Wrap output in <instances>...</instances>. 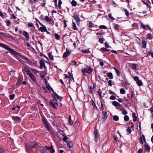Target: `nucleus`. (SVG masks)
Returning <instances> with one entry per match:
<instances>
[{
  "instance_id": "6e6552de",
  "label": "nucleus",
  "mask_w": 153,
  "mask_h": 153,
  "mask_svg": "<svg viewBox=\"0 0 153 153\" xmlns=\"http://www.w3.org/2000/svg\"><path fill=\"white\" fill-rule=\"evenodd\" d=\"M12 118L16 123H20L21 121V118L18 116H13Z\"/></svg>"
},
{
  "instance_id": "1a4fd4ad",
  "label": "nucleus",
  "mask_w": 153,
  "mask_h": 153,
  "mask_svg": "<svg viewBox=\"0 0 153 153\" xmlns=\"http://www.w3.org/2000/svg\"><path fill=\"white\" fill-rule=\"evenodd\" d=\"M71 54V52L68 50V48L66 49V51L65 52L63 55L62 58H66L69 56Z\"/></svg>"
},
{
  "instance_id": "dca6fc26",
  "label": "nucleus",
  "mask_w": 153,
  "mask_h": 153,
  "mask_svg": "<svg viewBox=\"0 0 153 153\" xmlns=\"http://www.w3.org/2000/svg\"><path fill=\"white\" fill-rule=\"evenodd\" d=\"M68 124L70 126H72L73 124L74 123L71 120V116L70 115L68 119Z\"/></svg>"
},
{
  "instance_id": "f3484780",
  "label": "nucleus",
  "mask_w": 153,
  "mask_h": 153,
  "mask_svg": "<svg viewBox=\"0 0 153 153\" xmlns=\"http://www.w3.org/2000/svg\"><path fill=\"white\" fill-rule=\"evenodd\" d=\"M22 71L25 74V73L29 75V69L26 67H25L22 69Z\"/></svg>"
},
{
  "instance_id": "c03bdc74",
  "label": "nucleus",
  "mask_w": 153,
  "mask_h": 153,
  "mask_svg": "<svg viewBox=\"0 0 153 153\" xmlns=\"http://www.w3.org/2000/svg\"><path fill=\"white\" fill-rule=\"evenodd\" d=\"M108 16L109 19H111L112 20H115V18H114L112 16V15L111 13H109L108 14Z\"/></svg>"
},
{
  "instance_id": "a19ab883",
  "label": "nucleus",
  "mask_w": 153,
  "mask_h": 153,
  "mask_svg": "<svg viewBox=\"0 0 153 153\" xmlns=\"http://www.w3.org/2000/svg\"><path fill=\"white\" fill-rule=\"evenodd\" d=\"M140 24L141 25L140 27H142L143 29H144L145 30H147V29H146V28L145 27L146 25H144L142 22H140Z\"/></svg>"
},
{
  "instance_id": "4be33fe9",
  "label": "nucleus",
  "mask_w": 153,
  "mask_h": 153,
  "mask_svg": "<svg viewBox=\"0 0 153 153\" xmlns=\"http://www.w3.org/2000/svg\"><path fill=\"white\" fill-rule=\"evenodd\" d=\"M23 34L25 36L27 39L28 40L29 39V34L26 31H24L23 33Z\"/></svg>"
},
{
  "instance_id": "79ce46f5",
  "label": "nucleus",
  "mask_w": 153,
  "mask_h": 153,
  "mask_svg": "<svg viewBox=\"0 0 153 153\" xmlns=\"http://www.w3.org/2000/svg\"><path fill=\"white\" fill-rule=\"evenodd\" d=\"M120 92L122 94H124L126 93V91L123 88H121L120 90Z\"/></svg>"
},
{
  "instance_id": "f704fd0d",
  "label": "nucleus",
  "mask_w": 153,
  "mask_h": 153,
  "mask_svg": "<svg viewBox=\"0 0 153 153\" xmlns=\"http://www.w3.org/2000/svg\"><path fill=\"white\" fill-rule=\"evenodd\" d=\"M114 69L117 76H119L120 74V71L115 67H114Z\"/></svg>"
},
{
  "instance_id": "e2e57ef3",
  "label": "nucleus",
  "mask_w": 153,
  "mask_h": 153,
  "mask_svg": "<svg viewBox=\"0 0 153 153\" xmlns=\"http://www.w3.org/2000/svg\"><path fill=\"white\" fill-rule=\"evenodd\" d=\"M5 22L6 23L7 26H9L11 25V22L9 20H7Z\"/></svg>"
},
{
  "instance_id": "69168bd1",
  "label": "nucleus",
  "mask_w": 153,
  "mask_h": 153,
  "mask_svg": "<svg viewBox=\"0 0 153 153\" xmlns=\"http://www.w3.org/2000/svg\"><path fill=\"white\" fill-rule=\"evenodd\" d=\"M44 124L45 125L46 128H47V130L48 131H49L50 129L48 123H44Z\"/></svg>"
},
{
  "instance_id": "393cba45",
  "label": "nucleus",
  "mask_w": 153,
  "mask_h": 153,
  "mask_svg": "<svg viewBox=\"0 0 153 153\" xmlns=\"http://www.w3.org/2000/svg\"><path fill=\"white\" fill-rule=\"evenodd\" d=\"M142 47L143 48H145L146 47V42L145 40L142 41Z\"/></svg>"
},
{
  "instance_id": "5fc2aeb1",
  "label": "nucleus",
  "mask_w": 153,
  "mask_h": 153,
  "mask_svg": "<svg viewBox=\"0 0 153 153\" xmlns=\"http://www.w3.org/2000/svg\"><path fill=\"white\" fill-rule=\"evenodd\" d=\"M143 138L142 136V137L141 136L140 137L139 140V141L140 142V144H142L143 143Z\"/></svg>"
},
{
  "instance_id": "bf43d9fd",
  "label": "nucleus",
  "mask_w": 153,
  "mask_h": 153,
  "mask_svg": "<svg viewBox=\"0 0 153 153\" xmlns=\"http://www.w3.org/2000/svg\"><path fill=\"white\" fill-rule=\"evenodd\" d=\"M15 96V95L14 94H12L10 95L9 96V99L10 100H13L14 99Z\"/></svg>"
},
{
  "instance_id": "09e8293b",
  "label": "nucleus",
  "mask_w": 153,
  "mask_h": 153,
  "mask_svg": "<svg viewBox=\"0 0 153 153\" xmlns=\"http://www.w3.org/2000/svg\"><path fill=\"white\" fill-rule=\"evenodd\" d=\"M53 125L56 127H58L59 126V123L56 121H54L53 122Z\"/></svg>"
},
{
  "instance_id": "49530a36",
  "label": "nucleus",
  "mask_w": 153,
  "mask_h": 153,
  "mask_svg": "<svg viewBox=\"0 0 153 153\" xmlns=\"http://www.w3.org/2000/svg\"><path fill=\"white\" fill-rule=\"evenodd\" d=\"M95 137L94 139V141L95 142H97L98 140V138H99V136L98 134L94 135Z\"/></svg>"
},
{
  "instance_id": "aec40b11",
  "label": "nucleus",
  "mask_w": 153,
  "mask_h": 153,
  "mask_svg": "<svg viewBox=\"0 0 153 153\" xmlns=\"http://www.w3.org/2000/svg\"><path fill=\"white\" fill-rule=\"evenodd\" d=\"M112 104L114 106L116 107L121 106L119 103L116 101H114L112 102Z\"/></svg>"
},
{
  "instance_id": "8fccbe9b",
  "label": "nucleus",
  "mask_w": 153,
  "mask_h": 153,
  "mask_svg": "<svg viewBox=\"0 0 153 153\" xmlns=\"http://www.w3.org/2000/svg\"><path fill=\"white\" fill-rule=\"evenodd\" d=\"M132 67L133 69V70H137V67L136 65V64L135 63H133L132 64Z\"/></svg>"
},
{
  "instance_id": "774afa93",
  "label": "nucleus",
  "mask_w": 153,
  "mask_h": 153,
  "mask_svg": "<svg viewBox=\"0 0 153 153\" xmlns=\"http://www.w3.org/2000/svg\"><path fill=\"white\" fill-rule=\"evenodd\" d=\"M105 46L106 48H108L109 47L111 48V47L109 46L108 43L107 42H105Z\"/></svg>"
},
{
  "instance_id": "a878e982",
  "label": "nucleus",
  "mask_w": 153,
  "mask_h": 153,
  "mask_svg": "<svg viewBox=\"0 0 153 153\" xmlns=\"http://www.w3.org/2000/svg\"><path fill=\"white\" fill-rule=\"evenodd\" d=\"M45 71H42V72H41L40 74V76L41 77L42 79H44L45 78Z\"/></svg>"
},
{
  "instance_id": "37998d69",
  "label": "nucleus",
  "mask_w": 153,
  "mask_h": 153,
  "mask_svg": "<svg viewBox=\"0 0 153 153\" xmlns=\"http://www.w3.org/2000/svg\"><path fill=\"white\" fill-rule=\"evenodd\" d=\"M71 63L73 65H75L76 66H78V65L77 64V62H76L74 60H73L71 61Z\"/></svg>"
},
{
  "instance_id": "c9c22d12",
  "label": "nucleus",
  "mask_w": 153,
  "mask_h": 153,
  "mask_svg": "<svg viewBox=\"0 0 153 153\" xmlns=\"http://www.w3.org/2000/svg\"><path fill=\"white\" fill-rule=\"evenodd\" d=\"M30 68L31 69L32 71L35 74H37L39 73V71L35 69L32 68Z\"/></svg>"
},
{
  "instance_id": "72a5a7b5",
  "label": "nucleus",
  "mask_w": 153,
  "mask_h": 153,
  "mask_svg": "<svg viewBox=\"0 0 153 153\" xmlns=\"http://www.w3.org/2000/svg\"><path fill=\"white\" fill-rule=\"evenodd\" d=\"M124 120L126 122H127L129 120V118L127 115H125L124 117Z\"/></svg>"
},
{
  "instance_id": "ddd939ff",
  "label": "nucleus",
  "mask_w": 153,
  "mask_h": 153,
  "mask_svg": "<svg viewBox=\"0 0 153 153\" xmlns=\"http://www.w3.org/2000/svg\"><path fill=\"white\" fill-rule=\"evenodd\" d=\"M93 87L91 86H90L89 88V91L90 92L91 94H93L92 89L94 90L96 88V85L94 84V82L92 83Z\"/></svg>"
},
{
  "instance_id": "39448f33",
  "label": "nucleus",
  "mask_w": 153,
  "mask_h": 153,
  "mask_svg": "<svg viewBox=\"0 0 153 153\" xmlns=\"http://www.w3.org/2000/svg\"><path fill=\"white\" fill-rule=\"evenodd\" d=\"M38 143L37 142L35 141L34 140L33 141L29 142V149L30 148H35L37 146Z\"/></svg>"
},
{
  "instance_id": "2f4dec72",
  "label": "nucleus",
  "mask_w": 153,
  "mask_h": 153,
  "mask_svg": "<svg viewBox=\"0 0 153 153\" xmlns=\"http://www.w3.org/2000/svg\"><path fill=\"white\" fill-rule=\"evenodd\" d=\"M92 104L93 106L94 107V109H96V110H97L98 111H99V109H98L97 106H96L93 100L92 101Z\"/></svg>"
},
{
  "instance_id": "473e14b6",
  "label": "nucleus",
  "mask_w": 153,
  "mask_h": 153,
  "mask_svg": "<svg viewBox=\"0 0 153 153\" xmlns=\"http://www.w3.org/2000/svg\"><path fill=\"white\" fill-rule=\"evenodd\" d=\"M123 108V111H122V113L123 114L126 115V114H128L127 112L126 111L125 109L123 107H122Z\"/></svg>"
},
{
  "instance_id": "4c0bfd02",
  "label": "nucleus",
  "mask_w": 153,
  "mask_h": 153,
  "mask_svg": "<svg viewBox=\"0 0 153 153\" xmlns=\"http://www.w3.org/2000/svg\"><path fill=\"white\" fill-rule=\"evenodd\" d=\"M113 120L115 121H117L119 120V117L117 115H114L113 117Z\"/></svg>"
},
{
  "instance_id": "7ed1b4c3",
  "label": "nucleus",
  "mask_w": 153,
  "mask_h": 153,
  "mask_svg": "<svg viewBox=\"0 0 153 153\" xmlns=\"http://www.w3.org/2000/svg\"><path fill=\"white\" fill-rule=\"evenodd\" d=\"M52 96L54 98V99H53V100H51L50 101V105L53 108L55 109H57V108L55 105V102H57V100L56 97L55 96H54L53 94L52 95Z\"/></svg>"
},
{
  "instance_id": "0eeeda50",
  "label": "nucleus",
  "mask_w": 153,
  "mask_h": 153,
  "mask_svg": "<svg viewBox=\"0 0 153 153\" xmlns=\"http://www.w3.org/2000/svg\"><path fill=\"white\" fill-rule=\"evenodd\" d=\"M134 80L136 82L137 85L139 86H141L142 85V81L139 79V77L137 76H135L134 78Z\"/></svg>"
},
{
  "instance_id": "e433bc0d",
  "label": "nucleus",
  "mask_w": 153,
  "mask_h": 153,
  "mask_svg": "<svg viewBox=\"0 0 153 153\" xmlns=\"http://www.w3.org/2000/svg\"><path fill=\"white\" fill-rule=\"evenodd\" d=\"M44 19L49 22H51V19L48 18V16H45V18H44Z\"/></svg>"
},
{
  "instance_id": "ea45409f",
  "label": "nucleus",
  "mask_w": 153,
  "mask_h": 153,
  "mask_svg": "<svg viewBox=\"0 0 153 153\" xmlns=\"http://www.w3.org/2000/svg\"><path fill=\"white\" fill-rule=\"evenodd\" d=\"M131 106V105L129 101H128L127 102V104H126L125 105V106L126 108H129V107H130Z\"/></svg>"
},
{
  "instance_id": "a18cd8bd",
  "label": "nucleus",
  "mask_w": 153,
  "mask_h": 153,
  "mask_svg": "<svg viewBox=\"0 0 153 153\" xmlns=\"http://www.w3.org/2000/svg\"><path fill=\"white\" fill-rule=\"evenodd\" d=\"M81 51L84 53H88L90 52V51L89 50H82Z\"/></svg>"
},
{
  "instance_id": "6e6d98bb",
  "label": "nucleus",
  "mask_w": 153,
  "mask_h": 153,
  "mask_svg": "<svg viewBox=\"0 0 153 153\" xmlns=\"http://www.w3.org/2000/svg\"><path fill=\"white\" fill-rule=\"evenodd\" d=\"M101 50H102L104 52H105V51H110L109 49H108L106 48H105L104 47L102 48L101 49Z\"/></svg>"
},
{
  "instance_id": "20e7f679",
  "label": "nucleus",
  "mask_w": 153,
  "mask_h": 153,
  "mask_svg": "<svg viewBox=\"0 0 153 153\" xmlns=\"http://www.w3.org/2000/svg\"><path fill=\"white\" fill-rule=\"evenodd\" d=\"M73 17L76 22L77 25L79 26L80 23V19L79 15H78L76 12L74 13Z\"/></svg>"
},
{
  "instance_id": "3c124183",
  "label": "nucleus",
  "mask_w": 153,
  "mask_h": 153,
  "mask_svg": "<svg viewBox=\"0 0 153 153\" xmlns=\"http://www.w3.org/2000/svg\"><path fill=\"white\" fill-rule=\"evenodd\" d=\"M104 39H103L102 38H100L99 39V42L101 44H103V42L104 41Z\"/></svg>"
},
{
  "instance_id": "4d7b16f0",
  "label": "nucleus",
  "mask_w": 153,
  "mask_h": 153,
  "mask_svg": "<svg viewBox=\"0 0 153 153\" xmlns=\"http://www.w3.org/2000/svg\"><path fill=\"white\" fill-rule=\"evenodd\" d=\"M62 3V2L61 0H59L58 1V7L60 8L61 7V5Z\"/></svg>"
},
{
  "instance_id": "9d476101",
  "label": "nucleus",
  "mask_w": 153,
  "mask_h": 153,
  "mask_svg": "<svg viewBox=\"0 0 153 153\" xmlns=\"http://www.w3.org/2000/svg\"><path fill=\"white\" fill-rule=\"evenodd\" d=\"M23 80V77L22 76H19L18 77L17 81L16 84V85L17 86H19L20 85H21L22 82Z\"/></svg>"
},
{
  "instance_id": "864d4df0",
  "label": "nucleus",
  "mask_w": 153,
  "mask_h": 153,
  "mask_svg": "<svg viewBox=\"0 0 153 153\" xmlns=\"http://www.w3.org/2000/svg\"><path fill=\"white\" fill-rule=\"evenodd\" d=\"M124 11L126 15L127 16H128L129 15V13L128 11L126 9H124Z\"/></svg>"
},
{
  "instance_id": "f257e3e1",
  "label": "nucleus",
  "mask_w": 153,
  "mask_h": 153,
  "mask_svg": "<svg viewBox=\"0 0 153 153\" xmlns=\"http://www.w3.org/2000/svg\"><path fill=\"white\" fill-rule=\"evenodd\" d=\"M0 46L8 51L12 55H13L14 56L16 55L17 56H19L20 55L19 53L15 51L13 49L9 47L7 45L4 44L0 43Z\"/></svg>"
},
{
  "instance_id": "052dcab7",
  "label": "nucleus",
  "mask_w": 153,
  "mask_h": 153,
  "mask_svg": "<svg viewBox=\"0 0 153 153\" xmlns=\"http://www.w3.org/2000/svg\"><path fill=\"white\" fill-rule=\"evenodd\" d=\"M4 149L3 147L0 146V153H3L4 152Z\"/></svg>"
},
{
  "instance_id": "13d9d810",
  "label": "nucleus",
  "mask_w": 153,
  "mask_h": 153,
  "mask_svg": "<svg viewBox=\"0 0 153 153\" xmlns=\"http://www.w3.org/2000/svg\"><path fill=\"white\" fill-rule=\"evenodd\" d=\"M51 151V153H53L54 152L55 150L53 149V146L52 145H51L50 146V150Z\"/></svg>"
},
{
  "instance_id": "de8ad7c7",
  "label": "nucleus",
  "mask_w": 153,
  "mask_h": 153,
  "mask_svg": "<svg viewBox=\"0 0 153 153\" xmlns=\"http://www.w3.org/2000/svg\"><path fill=\"white\" fill-rule=\"evenodd\" d=\"M99 28L100 29H107V27L105 26L104 25H101L99 26Z\"/></svg>"
},
{
  "instance_id": "b1692460",
  "label": "nucleus",
  "mask_w": 153,
  "mask_h": 153,
  "mask_svg": "<svg viewBox=\"0 0 153 153\" xmlns=\"http://www.w3.org/2000/svg\"><path fill=\"white\" fill-rule=\"evenodd\" d=\"M71 4L72 6L73 7H76L77 5V2L74 0H72L71 1Z\"/></svg>"
},
{
  "instance_id": "338daca9",
  "label": "nucleus",
  "mask_w": 153,
  "mask_h": 153,
  "mask_svg": "<svg viewBox=\"0 0 153 153\" xmlns=\"http://www.w3.org/2000/svg\"><path fill=\"white\" fill-rule=\"evenodd\" d=\"M127 131L128 132V134H130L131 132L132 131L129 127H128V128L127 129Z\"/></svg>"
},
{
  "instance_id": "cd10ccee",
  "label": "nucleus",
  "mask_w": 153,
  "mask_h": 153,
  "mask_svg": "<svg viewBox=\"0 0 153 153\" xmlns=\"http://www.w3.org/2000/svg\"><path fill=\"white\" fill-rule=\"evenodd\" d=\"M132 116L133 118V121L134 122L136 121L137 120V117L136 116V114L134 113H132Z\"/></svg>"
},
{
  "instance_id": "c85d7f7f",
  "label": "nucleus",
  "mask_w": 153,
  "mask_h": 153,
  "mask_svg": "<svg viewBox=\"0 0 153 153\" xmlns=\"http://www.w3.org/2000/svg\"><path fill=\"white\" fill-rule=\"evenodd\" d=\"M113 25L114 26V29L116 30H117L118 29L119 27H120V26L118 24L115 23H113Z\"/></svg>"
},
{
  "instance_id": "603ef678",
  "label": "nucleus",
  "mask_w": 153,
  "mask_h": 153,
  "mask_svg": "<svg viewBox=\"0 0 153 153\" xmlns=\"http://www.w3.org/2000/svg\"><path fill=\"white\" fill-rule=\"evenodd\" d=\"M89 27H95L94 24L92 23L91 22H90L89 24Z\"/></svg>"
},
{
  "instance_id": "f03ea898",
  "label": "nucleus",
  "mask_w": 153,
  "mask_h": 153,
  "mask_svg": "<svg viewBox=\"0 0 153 153\" xmlns=\"http://www.w3.org/2000/svg\"><path fill=\"white\" fill-rule=\"evenodd\" d=\"M92 71L93 68L88 66H87V68H83L81 70V72L82 74L84 76H86L85 73H87L88 74H91V73Z\"/></svg>"
},
{
  "instance_id": "2eb2a0df",
  "label": "nucleus",
  "mask_w": 153,
  "mask_h": 153,
  "mask_svg": "<svg viewBox=\"0 0 153 153\" xmlns=\"http://www.w3.org/2000/svg\"><path fill=\"white\" fill-rule=\"evenodd\" d=\"M40 149L41 153H46L47 150L45 147L42 146H40Z\"/></svg>"
},
{
  "instance_id": "7c9ffc66",
  "label": "nucleus",
  "mask_w": 153,
  "mask_h": 153,
  "mask_svg": "<svg viewBox=\"0 0 153 153\" xmlns=\"http://www.w3.org/2000/svg\"><path fill=\"white\" fill-rule=\"evenodd\" d=\"M144 147L145 149L147 151L149 152L150 149V148L149 146L148 145L145 144Z\"/></svg>"
},
{
  "instance_id": "bb28decb",
  "label": "nucleus",
  "mask_w": 153,
  "mask_h": 153,
  "mask_svg": "<svg viewBox=\"0 0 153 153\" xmlns=\"http://www.w3.org/2000/svg\"><path fill=\"white\" fill-rule=\"evenodd\" d=\"M107 76L110 79H112L113 78V74L112 73L109 72L108 73H107Z\"/></svg>"
},
{
  "instance_id": "4468645a",
  "label": "nucleus",
  "mask_w": 153,
  "mask_h": 153,
  "mask_svg": "<svg viewBox=\"0 0 153 153\" xmlns=\"http://www.w3.org/2000/svg\"><path fill=\"white\" fill-rule=\"evenodd\" d=\"M42 26V27H40L39 28V30L40 31L42 32L47 31V28L44 25Z\"/></svg>"
},
{
  "instance_id": "412c9836",
  "label": "nucleus",
  "mask_w": 153,
  "mask_h": 153,
  "mask_svg": "<svg viewBox=\"0 0 153 153\" xmlns=\"http://www.w3.org/2000/svg\"><path fill=\"white\" fill-rule=\"evenodd\" d=\"M72 29L75 30H78V28L76 27V24L73 21H72Z\"/></svg>"
},
{
  "instance_id": "f8f14e48",
  "label": "nucleus",
  "mask_w": 153,
  "mask_h": 153,
  "mask_svg": "<svg viewBox=\"0 0 153 153\" xmlns=\"http://www.w3.org/2000/svg\"><path fill=\"white\" fill-rule=\"evenodd\" d=\"M29 77L35 83L37 82L36 78L33 75V74L31 73V72L29 71Z\"/></svg>"
},
{
  "instance_id": "423d86ee",
  "label": "nucleus",
  "mask_w": 153,
  "mask_h": 153,
  "mask_svg": "<svg viewBox=\"0 0 153 153\" xmlns=\"http://www.w3.org/2000/svg\"><path fill=\"white\" fill-rule=\"evenodd\" d=\"M108 117L107 112L106 111H103L102 115L101 120L102 123H104Z\"/></svg>"
},
{
  "instance_id": "a211bd4d",
  "label": "nucleus",
  "mask_w": 153,
  "mask_h": 153,
  "mask_svg": "<svg viewBox=\"0 0 153 153\" xmlns=\"http://www.w3.org/2000/svg\"><path fill=\"white\" fill-rule=\"evenodd\" d=\"M67 145L69 148L70 149L73 147V144L71 142L67 141Z\"/></svg>"
},
{
  "instance_id": "58836bf2",
  "label": "nucleus",
  "mask_w": 153,
  "mask_h": 153,
  "mask_svg": "<svg viewBox=\"0 0 153 153\" xmlns=\"http://www.w3.org/2000/svg\"><path fill=\"white\" fill-rule=\"evenodd\" d=\"M54 36L55 38L56 39L59 40L60 39V36L57 33H55Z\"/></svg>"
},
{
  "instance_id": "680f3d73",
  "label": "nucleus",
  "mask_w": 153,
  "mask_h": 153,
  "mask_svg": "<svg viewBox=\"0 0 153 153\" xmlns=\"http://www.w3.org/2000/svg\"><path fill=\"white\" fill-rule=\"evenodd\" d=\"M150 111L151 113H152V117H153V106L152 105V106L150 108Z\"/></svg>"
},
{
  "instance_id": "9b49d317",
  "label": "nucleus",
  "mask_w": 153,
  "mask_h": 153,
  "mask_svg": "<svg viewBox=\"0 0 153 153\" xmlns=\"http://www.w3.org/2000/svg\"><path fill=\"white\" fill-rule=\"evenodd\" d=\"M40 68H42L43 67L45 69H46L47 67L45 66V63L41 59L40 60Z\"/></svg>"
},
{
  "instance_id": "5701e85b",
  "label": "nucleus",
  "mask_w": 153,
  "mask_h": 153,
  "mask_svg": "<svg viewBox=\"0 0 153 153\" xmlns=\"http://www.w3.org/2000/svg\"><path fill=\"white\" fill-rule=\"evenodd\" d=\"M146 38L149 40H151L153 39V36L151 33H149L147 34Z\"/></svg>"
},
{
  "instance_id": "6ab92c4d",
  "label": "nucleus",
  "mask_w": 153,
  "mask_h": 153,
  "mask_svg": "<svg viewBox=\"0 0 153 153\" xmlns=\"http://www.w3.org/2000/svg\"><path fill=\"white\" fill-rule=\"evenodd\" d=\"M37 61H34L33 62L32 61H30L29 60V65L36 66L37 64Z\"/></svg>"
},
{
  "instance_id": "0e129e2a",
  "label": "nucleus",
  "mask_w": 153,
  "mask_h": 153,
  "mask_svg": "<svg viewBox=\"0 0 153 153\" xmlns=\"http://www.w3.org/2000/svg\"><path fill=\"white\" fill-rule=\"evenodd\" d=\"M25 146L26 151L27 153H29V146L28 145H25Z\"/></svg>"
},
{
  "instance_id": "c756f323",
  "label": "nucleus",
  "mask_w": 153,
  "mask_h": 153,
  "mask_svg": "<svg viewBox=\"0 0 153 153\" xmlns=\"http://www.w3.org/2000/svg\"><path fill=\"white\" fill-rule=\"evenodd\" d=\"M48 56L50 59L53 60V56L52 55V53L49 52L48 54Z\"/></svg>"
}]
</instances>
